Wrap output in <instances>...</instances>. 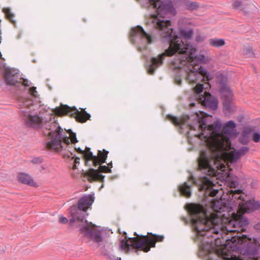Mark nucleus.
Listing matches in <instances>:
<instances>
[{
    "instance_id": "1",
    "label": "nucleus",
    "mask_w": 260,
    "mask_h": 260,
    "mask_svg": "<svg viewBox=\"0 0 260 260\" xmlns=\"http://www.w3.org/2000/svg\"><path fill=\"white\" fill-rule=\"evenodd\" d=\"M238 204L237 213L231 214L233 220H229L230 215L229 212L231 211V209L222 200L214 201L211 203L213 213L209 217L207 216L203 206L200 204H190L188 205L187 209L191 216L192 226L198 235L209 237L212 236V234H217L219 232L225 235L231 233V237H222L225 242L224 246L232 243L233 245L230 246L232 247L247 243L249 247L256 249L260 246L256 239L249 238L246 235L241 237L234 234L244 231L243 226L248 223L247 220L244 219L242 215L259 209L260 204L254 200L245 202H240Z\"/></svg>"
},
{
    "instance_id": "2",
    "label": "nucleus",
    "mask_w": 260,
    "mask_h": 260,
    "mask_svg": "<svg viewBox=\"0 0 260 260\" xmlns=\"http://www.w3.org/2000/svg\"><path fill=\"white\" fill-rule=\"evenodd\" d=\"M167 119L176 126H180L183 129L186 126L190 131H198L199 133H192L190 135L198 137L206 142L209 148L201 151L198 158V169L200 170L212 169L211 163L217 164L216 168L224 171L225 166L230 167L229 163L236 162L240 157L249 151L247 146H243L239 149H234L228 152L231 149V144L226 133H221V124L215 121L212 124L208 125L205 118H198L193 124H188V116L180 118L171 115H167ZM190 135V132H187Z\"/></svg>"
},
{
    "instance_id": "3",
    "label": "nucleus",
    "mask_w": 260,
    "mask_h": 260,
    "mask_svg": "<svg viewBox=\"0 0 260 260\" xmlns=\"http://www.w3.org/2000/svg\"><path fill=\"white\" fill-rule=\"evenodd\" d=\"M20 107L27 126L35 128L43 126L48 130L46 134L51 137V140L46 143L47 149L54 151H61L70 144V142L72 144L78 142L76 134L71 130L67 131L62 129L57 122L52 120L51 118L47 123L37 114H32L35 109L31 100H24Z\"/></svg>"
},
{
    "instance_id": "4",
    "label": "nucleus",
    "mask_w": 260,
    "mask_h": 260,
    "mask_svg": "<svg viewBox=\"0 0 260 260\" xmlns=\"http://www.w3.org/2000/svg\"><path fill=\"white\" fill-rule=\"evenodd\" d=\"M176 52L180 55L179 68L188 65L196 68L199 63L205 62L204 55H197V50L193 47L181 40L180 38L175 37L171 41L170 46L164 53L151 58L148 73L153 74L155 70L162 64L166 56H172Z\"/></svg>"
},
{
    "instance_id": "5",
    "label": "nucleus",
    "mask_w": 260,
    "mask_h": 260,
    "mask_svg": "<svg viewBox=\"0 0 260 260\" xmlns=\"http://www.w3.org/2000/svg\"><path fill=\"white\" fill-rule=\"evenodd\" d=\"M123 234L125 236L124 239L120 241V247L125 252L128 251L131 246L134 249L147 252L151 248L155 247L156 242H162L164 239L162 235L148 233V235L141 236L136 233H134L136 237L127 239L126 233L124 232Z\"/></svg>"
},
{
    "instance_id": "6",
    "label": "nucleus",
    "mask_w": 260,
    "mask_h": 260,
    "mask_svg": "<svg viewBox=\"0 0 260 260\" xmlns=\"http://www.w3.org/2000/svg\"><path fill=\"white\" fill-rule=\"evenodd\" d=\"M149 22L155 28L159 31L160 37L169 42V47L171 41L175 37L180 38L185 43L189 44L187 41L191 38L193 35V30L191 29L180 28L179 30V35H177L173 32L170 20L160 19L156 15H152L150 18Z\"/></svg>"
},
{
    "instance_id": "7",
    "label": "nucleus",
    "mask_w": 260,
    "mask_h": 260,
    "mask_svg": "<svg viewBox=\"0 0 260 260\" xmlns=\"http://www.w3.org/2000/svg\"><path fill=\"white\" fill-rule=\"evenodd\" d=\"M86 212H83L82 210L75 206L71 207L70 213L72 216L71 222L78 221L81 223L82 226L80 231L84 236L87 238L99 243L103 240L101 231H99L95 225L91 222H88L85 220V217L88 215Z\"/></svg>"
},
{
    "instance_id": "8",
    "label": "nucleus",
    "mask_w": 260,
    "mask_h": 260,
    "mask_svg": "<svg viewBox=\"0 0 260 260\" xmlns=\"http://www.w3.org/2000/svg\"><path fill=\"white\" fill-rule=\"evenodd\" d=\"M54 112L56 115L60 116L69 115L75 117L76 121L81 123L85 122L90 117V114L85 111V110L79 111L76 109H73L66 105L55 108Z\"/></svg>"
},
{
    "instance_id": "9",
    "label": "nucleus",
    "mask_w": 260,
    "mask_h": 260,
    "mask_svg": "<svg viewBox=\"0 0 260 260\" xmlns=\"http://www.w3.org/2000/svg\"><path fill=\"white\" fill-rule=\"evenodd\" d=\"M184 67L187 68L186 70L187 75V80H188L189 83H196L200 80L201 77L204 81H208L211 79V78L209 77V74L202 67L196 68L189 65L185 66L183 67Z\"/></svg>"
},
{
    "instance_id": "10",
    "label": "nucleus",
    "mask_w": 260,
    "mask_h": 260,
    "mask_svg": "<svg viewBox=\"0 0 260 260\" xmlns=\"http://www.w3.org/2000/svg\"><path fill=\"white\" fill-rule=\"evenodd\" d=\"M100 172L111 173V170L109 167L100 165L98 170L90 168L84 173V176L87 177V180L90 182L95 181H103L105 176L100 174L99 173Z\"/></svg>"
},
{
    "instance_id": "11",
    "label": "nucleus",
    "mask_w": 260,
    "mask_h": 260,
    "mask_svg": "<svg viewBox=\"0 0 260 260\" xmlns=\"http://www.w3.org/2000/svg\"><path fill=\"white\" fill-rule=\"evenodd\" d=\"M151 5L157 9V15H161L164 12L175 13V9L171 1L162 2L161 0H149Z\"/></svg>"
},
{
    "instance_id": "12",
    "label": "nucleus",
    "mask_w": 260,
    "mask_h": 260,
    "mask_svg": "<svg viewBox=\"0 0 260 260\" xmlns=\"http://www.w3.org/2000/svg\"><path fill=\"white\" fill-rule=\"evenodd\" d=\"M220 91L223 99L224 111L225 113H231L232 109L231 101L233 95V92L226 84H221Z\"/></svg>"
},
{
    "instance_id": "13",
    "label": "nucleus",
    "mask_w": 260,
    "mask_h": 260,
    "mask_svg": "<svg viewBox=\"0 0 260 260\" xmlns=\"http://www.w3.org/2000/svg\"><path fill=\"white\" fill-rule=\"evenodd\" d=\"M198 104H201L202 106L212 110L217 109L218 102L216 98L213 97L209 93L205 92L204 95H198Z\"/></svg>"
},
{
    "instance_id": "14",
    "label": "nucleus",
    "mask_w": 260,
    "mask_h": 260,
    "mask_svg": "<svg viewBox=\"0 0 260 260\" xmlns=\"http://www.w3.org/2000/svg\"><path fill=\"white\" fill-rule=\"evenodd\" d=\"M201 185L199 188V190L200 191L205 190L206 195H208L210 197H214L218 192L217 189H212L214 184L207 177H204L201 178Z\"/></svg>"
},
{
    "instance_id": "15",
    "label": "nucleus",
    "mask_w": 260,
    "mask_h": 260,
    "mask_svg": "<svg viewBox=\"0 0 260 260\" xmlns=\"http://www.w3.org/2000/svg\"><path fill=\"white\" fill-rule=\"evenodd\" d=\"M3 76L8 85H15L18 82L19 75L16 69L6 68Z\"/></svg>"
},
{
    "instance_id": "16",
    "label": "nucleus",
    "mask_w": 260,
    "mask_h": 260,
    "mask_svg": "<svg viewBox=\"0 0 260 260\" xmlns=\"http://www.w3.org/2000/svg\"><path fill=\"white\" fill-rule=\"evenodd\" d=\"M249 137L251 138L253 142L257 143L260 141V133L254 132L251 129L247 128L243 131L242 137L240 138V141L243 144H246L249 142Z\"/></svg>"
},
{
    "instance_id": "17",
    "label": "nucleus",
    "mask_w": 260,
    "mask_h": 260,
    "mask_svg": "<svg viewBox=\"0 0 260 260\" xmlns=\"http://www.w3.org/2000/svg\"><path fill=\"white\" fill-rule=\"evenodd\" d=\"M94 197L92 195H86L81 198L78 202V207L82 210L83 212H86L94 202Z\"/></svg>"
},
{
    "instance_id": "18",
    "label": "nucleus",
    "mask_w": 260,
    "mask_h": 260,
    "mask_svg": "<svg viewBox=\"0 0 260 260\" xmlns=\"http://www.w3.org/2000/svg\"><path fill=\"white\" fill-rule=\"evenodd\" d=\"M132 35L134 36H139L142 39L145 40L147 44H151L152 42V37L146 33L140 26L132 29Z\"/></svg>"
},
{
    "instance_id": "19",
    "label": "nucleus",
    "mask_w": 260,
    "mask_h": 260,
    "mask_svg": "<svg viewBox=\"0 0 260 260\" xmlns=\"http://www.w3.org/2000/svg\"><path fill=\"white\" fill-rule=\"evenodd\" d=\"M18 180L22 183L31 186L37 187L39 186L38 184L35 182L31 176L26 173H20L17 176Z\"/></svg>"
},
{
    "instance_id": "20",
    "label": "nucleus",
    "mask_w": 260,
    "mask_h": 260,
    "mask_svg": "<svg viewBox=\"0 0 260 260\" xmlns=\"http://www.w3.org/2000/svg\"><path fill=\"white\" fill-rule=\"evenodd\" d=\"M191 181V184H189L188 182H184L182 184L179 186V189L180 193L184 196L189 198L191 196L190 187L192 184H196V183L192 176H191L189 178Z\"/></svg>"
},
{
    "instance_id": "21",
    "label": "nucleus",
    "mask_w": 260,
    "mask_h": 260,
    "mask_svg": "<svg viewBox=\"0 0 260 260\" xmlns=\"http://www.w3.org/2000/svg\"><path fill=\"white\" fill-rule=\"evenodd\" d=\"M109 152L105 149L103 151L99 150L97 155L95 156L94 167H96L102 163H104L107 158Z\"/></svg>"
},
{
    "instance_id": "22",
    "label": "nucleus",
    "mask_w": 260,
    "mask_h": 260,
    "mask_svg": "<svg viewBox=\"0 0 260 260\" xmlns=\"http://www.w3.org/2000/svg\"><path fill=\"white\" fill-rule=\"evenodd\" d=\"M83 155L85 160V166H90V164H89V162L91 161L92 165L94 166V161L95 155H93L90 151H88V152H84Z\"/></svg>"
},
{
    "instance_id": "23",
    "label": "nucleus",
    "mask_w": 260,
    "mask_h": 260,
    "mask_svg": "<svg viewBox=\"0 0 260 260\" xmlns=\"http://www.w3.org/2000/svg\"><path fill=\"white\" fill-rule=\"evenodd\" d=\"M209 44L214 47H220L225 45V41L222 39L213 38L209 40Z\"/></svg>"
},
{
    "instance_id": "24",
    "label": "nucleus",
    "mask_w": 260,
    "mask_h": 260,
    "mask_svg": "<svg viewBox=\"0 0 260 260\" xmlns=\"http://www.w3.org/2000/svg\"><path fill=\"white\" fill-rule=\"evenodd\" d=\"M209 86H210L208 82L205 83V84H198L194 88V91L196 93L195 97L198 100V95H201L200 93L202 92L204 88H207Z\"/></svg>"
},
{
    "instance_id": "25",
    "label": "nucleus",
    "mask_w": 260,
    "mask_h": 260,
    "mask_svg": "<svg viewBox=\"0 0 260 260\" xmlns=\"http://www.w3.org/2000/svg\"><path fill=\"white\" fill-rule=\"evenodd\" d=\"M242 193V190L239 189L237 190H231L230 191V194H232V197L235 198V199H237L238 200H240V202H244V197L241 194Z\"/></svg>"
},
{
    "instance_id": "26",
    "label": "nucleus",
    "mask_w": 260,
    "mask_h": 260,
    "mask_svg": "<svg viewBox=\"0 0 260 260\" xmlns=\"http://www.w3.org/2000/svg\"><path fill=\"white\" fill-rule=\"evenodd\" d=\"M184 5L185 8L188 10H194L199 8V5L197 2L186 1H184Z\"/></svg>"
},
{
    "instance_id": "27",
    "label": "nucleus",
    "mask_w": 260,
    "mask_h": 260,
    "mask_svg": "<svg viewBox=\"0 0 260 260\" xmlns=\"http://www.w3.org/2000/svg\"><path fill=\"white\" fill-rule=\"evenodd\" d=\"M236 127V124L233 121L227 122L223 126V130L228 131L229 129H233Z\"/></svg>"
},
{
    "instance_id": "28",
    "label": "nucleus",
    "mask_w": 260,
    "mask_h": 260,
    "mask_svg": "<svg viewBox=\"0 0 260 260\" xmlns=\"http://www.w3.org/2000/svg\"><path fill=\"white\" fill-rule=\"evenodd\" d=\"M242 5V2L241 0H233L232 2V7L234 9H239Z\"/></svg>"
},
{
    "instance_id": "29",
    "label": "nucleus",
    "mask_w": 260,
    "mask_h": 260,
    "mask_svg": "<svg viewBox=\"0 0 260 260\" xmlns=\"http://www.w3.org/2000/svg\"><path fill=\"white\" fill-rule=\"evenodd\" d=\"M29 93L34 97L37 98L38 96V92L36 90V87H31L29 89Z\"/></svg>"
},
{
    "instance_id": "30",
    "label": "nucleus",
    "mask_w": 260,
    "mask_h": 260,
    "mask_svg": "<svg viewBox=\"0 0 260 260\" xmlns=\"http://www.w3.org/2000/svg\"><path fill=\"white\" fill-rule=\"evenodd\" d=\"M18 83H21L25 86H29V81L22 78H19Z\"/></svg>"
},
{
    "instance_id": "31",
    "label": "nucleus",
    "mask_w": 260,
    "mask_h": 260,
    "mask_svg": "<svg viewBox=\"0 0 260 260\" xmlns=\"http://www.w3.org/2000/svg\"><path fill=\"white\" fill-rule=\"evenodd\" d=\"M58 220L59 222L62 224H66L68 222V219L61 215H59Z\"/></svg>"
},
{
    "instance_id": "32",
    "label": "nucleus",
    "mask_w": 260,
    "mask_h": 260,
    "mask_svg": "<svg viewBox=\"0 0 260 260\" xmlns=\"http://www.w3.org/2000/svg\"><path fill=\"white\" fill-rule=\"evenodd\" d=\"M6 15L7 18L9 19L10 20H12L14 17L13 15L11 13V12L9 10H8L6 12Z\"/></svg>"
},
{
    "instance_id": "33",
    "label": "nucleus",
    "mask_w": 260,
    "mask_h": 260,
    "mask_svg": "<svg viewBox=\"0 0 260 260\" xmlns=\"http://www.w3.org/2000/svg\"><path fill=\"white\" fill-rule=\"evenodd\" d=\"M74 162H75V164L73 167V169H75L76 168V164H79V162H80V158L78 157H76L75 158Z\"/></svg>"
},
{
    "instance_id": "34",
    "label": "nucleus",
    "mask_w": 260,
    "mask_h": 260,
    "mask_svg": "<svg viewBox=\"0 0 260 260\" xmlns=\"http://www.w3.org/2000/svg\"><path fill=\"white\" fill-rule=\"evenodd\" d=\"M175 83L178 85H180L181 84V80L179 78H175Z\"/></svg>"
},
{
    "instance_id": "35",
    "label": "nucleus",
    "mask_w": 260,
    "mask_h": 260,
    "mask_svg": "<svg viewBox=\"0 0 260 260\" xmlns=\"http://www.w3.org/2000/svg\"><path fill=\"white\" fill-rule=\"evenodd\" d=\"M75 149L79 153H81V154H83V153L84 152V151L83 150H82L80 148H75Z\"/></svg>"
},
{
    "instance_id": "36",
    "label": "nucleus",
    "mask_w": 260,
    "mask_h": 260,
    "mask_svg": "<svg viewBox=\"0 0 260 260\" xmlns=\"http://www.w3.org/2000/svg\"><path fill=\"white\" fill-rule=\"evenodd\" d=\"M107 167H109V168L111 169L112 168V162L108 163V166Z\"/></svg>"
},
{
    "instance_id": "37",
    "label": "nucleus",
    "mask_w": 260,
    "mask_h": 260,
    "mask_svg": "<svg viewBox=\"0 0 260 260\" xmlns=\"http://www.w3.org/2000/svg\"><path fill=\"white\" fill-rule=\"evenodd\" d=\"M84 152H88V151H90V148L88 147H86V149L85 150H83Z\"/></svg>"
},
{
    "instance_id": "38",
    "label": "nucleus",
    "mask_w": 260,
    "mask_h": 260,
    "mask_svg": "<svg viewBox=\"0 0 260 260\" xmlns=\"http://www.w3.org/2000/svg\"><path fill=\"white\" fill-rule=\"evenodd\" d=\"M219 240H220L219 238H217L216 239H215V244H217Z\"/></svg>"
},
{
    "instance_id": "39",
    "label": "nucleus",
    "mask_w": 260,
    "mask_h": 260,
    "mask_svg": "<svg viewBox=\"0 0 260 260\" xmlns=\"http://www.w3.org/2000/svg\"><path fill=\"white\" fill-rule=\"evenodd\" d=\"M189 105L190 106V107H193L195 105V104L194 103H190L189 104Z\"/></svg>"
},
{
    "instance_id": "40",
    "label": "nucleus",
    "mask_w": 260,
    "mask_h": 260,
    "mask_svg": "<svg viewBox=\"0 0 260 260\" xmlns=\"http://www.w3.org/2000/svg\"><path fill=\"white\" fill-rule=\"evenodd\" d=\"M255 260H260V256L259 257L256 258Z\"/></svg>"
}]
</instances>
